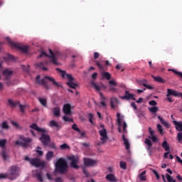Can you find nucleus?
<instances>
[{"instance_id":"obj_8","label":"nucleus","mask_w":182,"mask_h":182,"mask_svg":"<svg viewBox=\"0 0 182 182\" xmlns=\"http://www.w3.org/2000/svg\"><path fill=\"white\" fill-rule=\"evenodd\" d=\"M6 41L9 42L10 46H11V48H15L16 49H18L19 50L23 52V53H28V49L29 48L28 46H21L18 43L13 42V41H11V38H9V37L6 38Z\"/></svg>"},{"instance_id":"obj_23","label":"nucleus","mask_w":182,"mask_h":182,"mask_svg":"<svg viewBox=\"0 0 182 182\" xmlns=\"http://www.w3.org/2000/svg\"><path fill=\"white\" fill-rule=\"evenodd\" d=\"M158 119L161 122V124L164 125L165 127H166L167 129H170V124H168V122H166V120H164V119H163V117H161V116L159 115Z\"/></svg>"},{"instance_id":"obj_51","label":"nucleus","mask_w":182,"mask_h":182,"mask_svg":"<svg viewBox=\"0 0 182 182\" xmlns=\"http://www.w3.org/2000/svg\"><path fill=\"white\" fill-rule=\"evenodd\" d=\"M149 139H151L154 143H157V136H156V135L153 136H149Z\"/></svg>"},{"instance_id":"obj_49","label":"nucleus","mask_w":182,"mask_h":182,"mask_svg":"<svg viewBox=\"0 0 182 182\" xmlns=\"http://www.w3.org/2000/svg\"><path fill=\"white\" fill-rule=\"evenodd\" d=\"M143 86L144 87H146V89H149V90H153V89H154V87H153V86L149 85L147 84H143Z\"/></svg>"},{"instance_id":"obj_7","label":"nucleus","mask_w":182,"mask_h":182,"mask_svg":"<svg viewBox=\"0 0 182 182\" xmlns=\"http://www.w3.org/2000/svg\"><path fill=\"white\" fill-rule=\"evenodd\" d=\"M20 141H16L15 144L16 146H21L24 149H28V147H31V143H32V139L29 137H25L23 135H20L18 137Z\"/></svg>"},{"instance_id":"obj_61","label":"nucleus","mask_w":182,"mask_h":182,"mask_svg":"<svg viewBox=\"0 0 182 182\" xmlns=\"http://www.w3.org/2000/svg\"><path fill=\"white\" fill-rule=\"evenodd\" d=\"M131 106L132 107H134V110H137V106H136V103L132 102Z\"/></svg>"},{"instance_id":"obj_31","label":"nucleus","mask_w":182,"mask_h":182,"mask_svg":"<svg viewBox=\"0 0 182 182\" xmlns=\"http://www.w3.org/2000/svg\"><path fill=\"white\" fill-rule=\"evenodd\" d=\"M38 100H39L41 105H42V106H43V107H47L48 102L46 101V99L39 98Z\"/></svg>"},{"instance_id":"obj_53","label":"nucleus","mask_w":182,"mask_h":182,"mask_svg":"<svg viewBox=\"0 0 182 182\" xmlns=\"http://www.w3.org/2000/svg\"><path fill=\"white\" fill-rule=\"evenodd\" d=\"M127 124H126V122L123 123V130H124V133H127Z\"/></svg>"},{"instance_id":"obj_39","label":"nucleus","mask_w":182,"mask_h":182,"mask_svg":"<svg viewBox=\"0 0 182 182\" xmlns=\"http://www.w3.org/2000/svg\"><path fill=\"white\" fill-rule=\"evenodd\" d=\"M149 112H151V113H157V112H159V107H152L149 108Z\"/></svg>"},{"instance_id":"obj_25","label":"nucleus","mask_w":182,"mask_h":182,"mask_svg":"<svg viewBox=\"0 0 182 182\" xmlns=\"http://www.w3.org/2000/svg\"><path fill=\"white\" fill-rule=\"evenodd\" d=\"M151 77L155 82H157L158 83H166V80L163 79L161 77H156L154 75H151Z\"/></svg>"},{"instance_id":"obj_48","label":"nucleus","mask_w":182,"mask_h":182,"mask_svg":"<svg viewBox=\"0 0 182 182\" xmlns=\"http://www.w3.org/2000/svg\"><path fill=\"white\" fill-rule=\"evenodd\" d=\"M148 132H149V133L150 134L149 137H152L153 136H155L154 135V130H152L151 127H149L148 128Z\"/></svg>"},{"instance_id":"obj_38","label":"nucleus","mask_w":182,"mask_h":182,"mask_svg":"<svg viewBox=\"0 0 182 182\" xmlns=\"http://www.w3.org/2000/svg\"><path fill=\"white\" fill-rule=\"evenodd\" d=\"M6 139H0V147L1 149H5V146H6Z\"/></svg>"},{"instance_id":"obj_9","label":"nucleus","mask_w":182,"mask_h":182,"mask_svg":"<svg viewBox=\"0 0 182 182\" xmlns=\"http://www.w3.org/2000/svg\"><path fill=\"white\" fill-rule=\"evenodd\" d=\"M8 102L11 107H16V106H19L21 113H23V114H25V107H26V106L21 105V102L19 101L9 100Z\"/></svg>"},{"instance_id":"obj_10","label":"nucleus","mask_w":182,"mask_h":182,"mask_svg":"<svg viewBox=\"0 0 182 182\" xmlns=\"http://www.w3.org/2000/svg\"><path fill=\"white\" fill-rule=\"evenodd\" d=\"M30 163L31 166H34V167H45V161H41L38 158H34L30 160Z\"/></svg>"},{"instance_id":"obj_40","label":"nucleus","mask_w":182,"mask_h":182,"mask_svg":"<svg viewBox=\"0 0 182 182\" xmlns=\"http://www.w3.org/2000/svg\"><path fill=\"white\" fill-rule=\"evenodd\" d=\"M94 117H95V115H93V114L90 113L88 114V120H89L90 123H91V124H94V123H93Z\"/></svg>"},{"instance_id":"obj_6","label":"nucleus","mask_w":182,"mask_h":182,"mask_svg":"<svg viewBox=\"0 0 182 182\" xmlns=\"http://www.w3.org/2000/svg\"><path fill=\"white\" fill-rule=\"evenodd\" d=\"M55 170L61 174H65L68 170V164L63 158H60L55 163Z\"/></svg>"},{"instance_id":"obj_37","label":"nucleus","mask_w":182,"mask_h":182,"mask_svg":"<svg viewBox=\"0 0 182 182\" xmlns=\"http://www.w3.org/2000/svg\"><path fill=\"white\" fill-rule=\"evenodd\" d=\"M117 117L118 126L119 127H122V123L123 120L122 119V118H120V113L117 114Z\"/></svg>"},{"instance_id":"obj_57","label":"nucleus","mask_w":182,"mask_h":182,"mask_svg":"<svg viewBox=\"0 0 182 182\" xmlns=\"http://www.w3.org/2000/svg\"><path fill=\"white\" fill-rule=\"evenodd\" d=\"M82 171L87 177V176H89V173L86 171V167H85V166L82 167Z\"/></svg>"},{"instance_id":"obj_32","label":"nucleus","mask_w":182,"mask_h":182,"mask_svg":"<svg viewBox=\"0 0 182 182\" xmlns=\"http://www.w3.org/2000/svg\"><path fill=\"white\" fill-rule=\"evenodd\" d=\"M102 77L104 79H107V80H110V79H112V75H110V73L108 72H105L102 73Z\"/></svg>"},{"instance_id":"obj_11","label":"nucleus","mask_w":182,"mask_h":182,"mask_svg":"<svg viewBox=\"0 0 182 182\" xmlns=\"http://www.w3.org/2000/svg\"><path fill=\"white\" fill-rule=\"evenodd\" d=\"M68 160L71 161L70 167L75 168V170L79 168V166H77V163H79V157L73 155L68 157Z\"/></svg>"},{"instance_id":"obj_14","label":"nucleus","mask_w":182,"mask_h":182,"mask_svg":"<svg viewBox=\"0 0 182 182\" xmlns=\"http://www.w3.org/2000/svg\"><path fill=\"white\" fill-rule=\"evenodd\" d=\"M120 99L122 100H134L136 101V98H134V95L130 94L128 90L125 91L124 96H119Z\"/></svg>"},{"instance_id":"obj_3","label":"nucleus","mask_w":182,"mask_h":182,"mask_svg":"<svg viewBox=\"0 0 182 182\" xmlns=\"http://www.w3.org/2000/svg\"><path fill=\"white\" fill-rule=\"evenodd\" d=\"M19 171L21 168L18 166H12L7 173H0V180L2 178H9V180H16L19 177Z\"/></svg>"},{"instance_id":"obj_30","label":"nucleus","mask_w":182,"mask_h":182,"mask_svg":"<svg viewBox=\"0 0 182 182\" xmlns=\"http://www.w3.org/2000/svg\"><path fill=\"white\" fill-rule=\"evenodd\" d=\"M145 144L148 146L146 148L148 150H151V146H153V143H151V141L149 139H145Z\"/></svg>"},{"instance_id":"obj_63","label":"nucleus","mask_w":182,"mask_h":182,"mask_svg":"<svg viewBox=\"0 0 182 182\" xmlns=\"http://www.w3.org/2000/svg\"><path fill=\"white\" fill-rule=\"evenodd\" d=\"M36 153H38V156H43V151L36 150Z\"/></svg>"},{"instance_id":"obj_34","label":"nucleus","mask_w":182,"mask_h":182,"mask_svg":"<svg viewBox=\"0 0 182 182\" xmlns=\"http://www.w3.org/2000/svg\"><path fill=\"white\" fill-rule=\"evenodd\" d=\"M139 178L141 181H146V180H147L146 178V171H144L141 173V174L139 175Z\"/></svg>"},{"instance_id":"obj_55","label":"nucleus","mask_w":182,"mask_h":182,"mask_svg":"<svg viewBox=\"0 0 182 182\" xmlns=\"http://www.w3.org/2000/svg\"><path fill=\"white\" fill-rule=\"evenodd\" d=\"M178 141L181 142L182 141V132H180L178 134L177 136Z\"/></svg>"},{"instance_id":"obj_46","label":"nucleus","mask_w":182,"mask_h":182,"mask_svg":"<svg viewBox=\"0 0 182 182\" xmlns=\"http://www.w3.org/2000/svg\"><path fill=\"white\" fill-rule=\"evenodd\" d=\"M166 178L168 182H176V180L173 179V177L168 174H166Z\"/></svg>"},{"instance_id":"obj_18","label":"nucleus","mask_w":182,"mask_h":182,"mask_svg":"<svg viewBox=\"0 0 182 182\" xmlns=\"http://www.w3.org/2000/svg\"><path fill=\"white\" fill-rule=\"evenodd\" d=\"M12 73H14V72L8 68H6L4 71H3V76H5L6 77V80H8V79H11V76L12 75Z\"/></svg>"},{"instance_id":"obj_50","label":"nucleus","mask_w":182,"mask_h":182,"mask_svg":"<svg viewBox=\"0 0 182 182\" xmlns=\"http://www.w3.org/2000/svg\"><path fill=\"white\" fill-rule=\"evenodd\" d=\"M95 63H96L97 66H98L99 69H101V70H103V69H105L103 65H102V64H100V63H99V61H95Z\"/></svg>"},{"instance_id":"obj_1","label":"nucleus","mask_w":182,"mask_h":182,"mask_svg":"<svg viewBox=\"0 0 182 182\" xmlns=\"http://www.w3.org/2000/svg\"><path fill=\"white\" fill-rule=\"evenodd\" d=\"M36 83L38 85H42L46 89H49V85H48V82H50L53 85V86H55V87H62V85L59 84V82H56L53 77H49L48 75L45 76L43 79L41 80V75H37L36 77Z\"/></svg>"},{"instance_id":"obj_21","label":"nucleus","mask_w":182,"mask_h":182,"mask_svg":"<svg viewBox=\"0 0 182 182\" xmlns=\"http://www.w3.org/2000/svg\"><path fill=\"white\" fill-rule=\"evenodd\" d=\"M105 178H106V180H107V181H110V182H117V178H116V176L113 173H109V174L107 175Z\"/></svg>"},{"instance_id":"obj_29","label":"nucleus","mask_w":182,"mask_h":182,"mask_svg":"<svg viewBox=\"0 0 182 182\" xmlns=\"http://www.w3.org/2000/svg\"><path fill=\"white\" fill-rule=\"evenodd\" d=\"M53 157V151H49L46 156V160H48V161H50V160H52V158Z\"/></svg>"},{"instance_id":"obj_47","label":"nucleus","mask_w":182,"mask_h":182,"mask_svg":"<svg viewBox=\"0 0 182 182\" xmlns=\"http://www.w3.org/2000/svg\"><path fill=\"white\" fill-rule=\"evenodd\" d=\"M22 68L24 72H26V73H29V71L31 70V69L29 68V65H27V66L22 65Z\"/></svg>"},{"instance_id":"obj_43","label":"nucleus","mask_w":182,"mask_h":182,"mask_svg":"<svg viewBox=\"0 0 182 182\" xmlns=\"http://www.w3.org/2000/svg\"><path fill=\"white\" fill-rule=\"evenodd\" d=\"M48 147H50V149H54V150H57V147H56V144H55V142H51L50 144H48Z\"/></svg>"},{"instance_id":"obj_28","label":"nucleus","mask_w":182,"mask_h":182,"mask_svg":"<svg viewBox=\"0 0 182 182\" xmlns=\"http://www.w3.org/2000/svg\"><path fill=\"white\" fill-rule=\"evenodd\" d=\"M161 146L163 149H164L165 151H170V146L168 145V143H167V141H164Z\"/></svg>"},{"instance_id":"obj_5","label":"nucleus","mask_w":182,"mask_h":182,"mask_svg":"<svg viewBox=\"0 0 182 182\" xmlns=\"http://www.w3.org/2000/svg\"><path fill=\"white\" fill-rule=\"evenodd\" d=\"M56 70L60 73L63 79H67V80H68L66 85H68L69 87H71V89H77V87H79L77 84L75 83V77H73L71 74H67L66 71L62 70L60 68H57Z\"/></svg>"},{"instance_id":"obj_41","label":"nucleus","mask_w":182,"mask_h":182,"mask_svg":"<svg viewBox=\"0 0 182 182\" xmlns=\"http://www.w3.org/2000/svg\"><path fill=\"white\" fill-rule=\"evenodd\" d=\"M72 129H73V130H75L77 133H81L80 129H79V127H77V124H73Z\"/></svg>"},{"instance_id":"obj_19","label":"nucleus","mask_w":182,"mask_h":182,"mask_svg":"<svg viewBox=\"0 0 182 182\" xmlns=\"http://www.w3.org/2000/svg\"><path fill=\"white\" fill-rule=\"evenodd\" d=\"M50 127H55V129L57 130H60V129H62V126H60L59 124V123H58V122L55 121V120H52L50 122L49 124Z\"/></svg>"},{"instance_id":"obj_15","label":"nucleus","mask_w":182,"mask_h":182,"mask_svg":"<svg viewBox=\"0 0 182 182\" xmlns=\"http://www.w3.org/2000/svg\"><path fill=\"white\" fill-rule=\"evenodd\" d=\"M168 96H175L176 97H182V93L178 92L174 90L167 89L166 97H168Z\"/></svg>"},{"instance_id":"obj_13","label":"nucleus","mask_w":182,"mask_h":182,"mask_svg":"<svg viewBox=\"0 0 182 182\" xmlns=\"http://www.w3.org/2000/svg\"><path fill=\"white\" fill-rule=\"evenodd\" d=\"M99 134L100 136H101L100 140L101 141H102V144L106 143V141H107V139H109V137L107 136V130H106V129H102V130L99 131Z\"/></svg>"},{"instance_id":"obj_52","label":"nucleus","mask_w":182,"mask_h":182,"mask_svg":"<svg viewBox=\"0 0 182 182\" xmlns=\"http://www.w3.org/2000/svg\"><path fill=\"white\" fill-rule=\"evenodd\" d=\"M109 85L110 86H117V82H114V80H110L109 81Z\"/></svg>"},{"instance_id":"obj_64","label":"nucleus","mask_w":182,"mask_h":182,"mask_svg":"<svg viewBox=\"0 0 182 182\" xmlns=\"http://www.w3.org/2000/svg\"><path fill=\"white\" fill-rule=\"evenodd\" d=\"M109 90L111 92H116V88H114V87H113V85H111L109 87Z\"/></svg>"},{"instance_id":"obj_59","label":"nucleus","mask_w":182,"mask_h":182,"mask_svg":"<svg viewBox=\"0 0 182 182\" xmlns=\"http://www.w3.org/2000/svg\"><path fill=\"white\" fill-rule=\"evenodd\" d=\"M137 85H139V86H143V85H146V83L144 82H143L142 80H138L137 81Z\"/></svg>"},{"instance_id":"obj_42","label":"nucleus","mask_w":182,"mask_h":182,"mask_svg":"<svg viewBox=\"0 0 182 182\" xmlns=\"http://www.w3.org/2000/svg\"><path fill=\"white\" fill-rule=\"evenodd\" d=\"M60 149L61 150H66L68 149H70L69 145H68L67 144H63L62 145L60 146Z\"/></svg>"},{"instance_id":"obj_27","label":"nucleus","mask_w":182,"mask_h":182,"mask_svg":"<svg viewBox=\"0 0 182 182\" xmlns=\"http://www.w3.org/2000/svg\"><path fill=\"white\" fill-rule=\"evenodd\" d=\"M53 113L55 117H59L60 116V108L58 107L53 108Z\"/></svg>"},{"instance_id":"obj_24","label":"nucleus","mask_w":182,"mask_h":182,"mask_svg":"<svg viewBox=\"0 0 182 182\" xmlns=\"http://www.w3.org/2000/svg\"><path fill=\"white\" fill-rule=\"evenodd\" d=\"M122 140L124 141L126 149L130 150V143H129V140L126 138V136H124V134L122 135Z\"/></svg>"},{"instance_id":"obj_16","label":"nucleus","mask_w":182,"mask_h":182,"mask_svg":"<svg viewBox=\"0 0 182 182\" xmlns=\"http://www.w3.org/2000/svg\"><path fill=\"white\" fill-rule=\"evenodd\" d=\"M49 62L48 61H45V62H41L38 63H36L35 65L36 68H38L39 69H41V70H44V72H46V70H48V65Z\"/></svg>"},{"instance_id":"obj_26","label":"nucleus","mask_w":182,"mask_h":182,"mask_svg":"<svg viewBox=\"0 0 182 182\" xmlns=\"http://www.w3.org/2000/svg\"><path fill=\"white\" fill-rule=\"evenodd\" d=\"M173 122L176 126V129L178 132H182V122H177V121H173Z\"/></svg>"},{"instance_id":"obj_36","label":"nucleus","mask_w":182,"mask_h":182,"mask_svg":"<svg viewBox=\"0 0 182 182\" xmlns=\"http://www.w3.org/2000/svg\"><path fill=\"white\" fill-rule=\"evenodd\" d=\"M119 166L122 170H126V168H127V164L123 161L119 162Z\"/></svg>"},{"instance_id":"obj_12","label":"nucleus","mask_w":182,"mask_h":182,"mask_svg":"<svg viewBox=\"0 0 182 182\" xmlns=\"http://www.w3.org/2000/svg\"><path fill=\"white\" fill-rule=\"evenodd\" d=\"M84 164L86 167H93L94 166H97L99 161L97 160H93L89 158H84Z\"/></svg>"},{"instance_id":"obj_44","label":"nucleus","mask_w":182,"mask_h":182,"mask_svg":"<svg viewBox=\"0 0 182 182\" xmlns=\"http://www.w3.org/2000/svg\"><path fill=\"white\" fill-rule=\"evenodd\" d=\"M157 129H158L160 134H164V132H163V127H161V124H157Z\"/></svg>"},{"instance_id":"obj_56","label":"nucleus","mask_w":182,"mask_h":182,"mask_svg":"<svg viewBox=\"0 0 182 182\" xmlns=\"http://www.w3.org/2000/svg\"><path fill=\"white\" fill-rule=\"evenodd\" d=\"M150 106H157V102L154 100H151L149 102Z\"/></svg>"},{"instance_id":"obj_45","label":"nucleus","mask_w":182,"mask_h":182,"mask_svg":"<svg viewBox=\"0 0 182 182\" xmlns=\"http://www.w3.org/2000/svg\"><path fill=\"white\" fill-rule=\"evenodd\" d=\"M1 127L2 129H5L6 130H8V129H9V126L6 121L2 123Z\"/></svg>"},{"instance_id":"obj_4","label":"nucleus","mask_w":182,"mask_h":182,"mask_svg":"<svg viewBox=\"0 0 182 182\" xmlns=\"http://www.w3.org/2000/svg\"><path fill=\"white\" fill-rule=\"evenodd\" d=\"M49 52L50 53V55H48L45 51H41V53L38 55V58H41L43 56L50 58V59H51L50 62H51V63H53V65L58 66V65H59V62H58V60L59 59V58H60V56H62V53H60V52L59 51L53 52L51 49H49Z\"/></svg>"},{"instance_id":"obj_54","label":"nucleus","mask_w":182,"mask_h":182,"mask_svg":"<svg viewBox=\"0 0 182 182\" xmlns=\"http://www.w3.org/2000/svg\"><path fill=\"white\" fill-rule=\"evenodd\" d=\"M153 173L156 176L157 180H160V175H159V173H157V171L154 170Z\"/></svg>"},{"instance_id":"obj_2","label":"nucleus","mask_w":182,"mask_h":182,"mask_svg":"<svg viewBox=\"0 0 182 182\" xmlns=\"http://www.w3.org/2000/svg\"><path fill=\"white\" fill-rule=\"evenodd\" d=\"M30 128L33 129V130H36L38 133H41V136L39 138V140L41 141L43 146H48V144H49L50 142V136L45 133L46 129L40 128L36 123L30 125Z\"/></svg>"},{"instance_id":"obj_35","label":"nucleus","mask_w":182,"mask_h":182,"mask_svg":"<svg viewBox=\"0 0 182 182\" xmlns=\"http://www.w3.org/2000/svg\"><path fill=\"white\" fill-rule=\"evenodd\" d=\"M1 157L4 159V160H8L9 159V155L6 153V151L3 150V151L1 153Z\"/></svg>"},{"instance_id":"obj_20","label":"nucleus","mask_w":182,"mask_h":182,"mask_svg":"<svg viewBox=\"0 0 182 182\" xmlns=\"http://www.w3.org/2000/svg\"><path fill=\"white\" fill-rule=\"evenodd\" d=\"M91 86H92V87H94V89H95V90H97V92H99L100 90V89H102V87H103L104 89H106V86H105V85L102 84L100 86H99L94 81L91 82Z\"/></svg>"},{"instance_id":"obj_33","label":"nucleus","mask_w":182,"mask_h":182,"mask_svg":"<svg viewBox=\"0 0 182 182\" xmlns=\"http://www.w3.org/2000/svg\"><path fill=\"white\" fill-rule=\"evenodd\" d=\"M36 177L38 181L43 182V178H42V172H37L36 173Z\"/></svg>"},{"instance_id":"obj_58","label":"nucleus","mask_w":182,"mask_h":182,"mask_svg":"<svg viewBox=\"0 0 182 182\" xmlns=\"http://www.w3.org/2000/svg\"><path fill=\"white\" fill-rule=\"evenodd\" d=\"M99 56H100V54L97 52L94 53V59L99 58Z\"/></svg>"},{"instance_id":"obj_62","label":"nucleus","mask_w":182,"mask_h":182,"mask_svg":"<svg viewBox=\"0 0 182 182\" xmlns=\"http://www.w3.org/2000/svg\"><path fill=\"white\" fill-rule=\"evenodd\" d=\"M55 182H63L60 177H57L55 180Z\"/></svg>"},{"instance_id":"obj_22","label":"nucleus","mask_w":182,"mask_h":182,"mask_svg":"<svg viewBox=\"0 0 182 182\" xmlns=\"http://www.w3.org/2000/svg\"><path fill=\"white\" fill-rule=\"evenodd\" d=\"M116 103H119V100L117 97H112L110 99V105L112 109H116Z\"/></svg>"},{"instance_id":"obj_17","label":"nucleus","mask_w":182,"mask_h":182,"mask_svg":"<svg viewBox=\"0 0 182 182\" xmlns=\"http://www.w3.org/2000/svg\"><path fill=\"white\" fill-rule=\"evenodd\" d=\"M63 111L67 116L72 114V107L70 106V104L64 105Z\"/></svg>"},{"instance_id":"obj_60","label":"nucleus","mask_w":182,"mask_h":182,"mask_svg":"<svg viewBox=\"0 0 182 182\" xmlns=\"http://www.w3.org/2000/svg\"><path fill=\"white\" fill-rule=\"evenodd\" d=\"M70 118H69L68 116H64V117H63V121L64 122H69L70 121Z\"/></svg>"}]
</instances>
